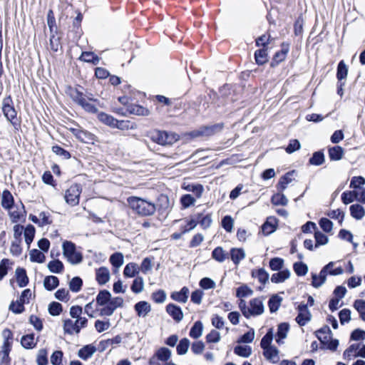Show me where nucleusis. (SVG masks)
Here are the masks:
<instances>
[{"instance_id": "obj_43", "label": "nucleus", "mask_w": 365, "mask_h": 365, "mask_svg": "<svg viewBox=\"0 0 365 365\" xmlns=\"http://www.w3.org/2000/svg\"><path fill=\"white\" fill-rule=\"evenodd\" d=\"M358 192L356 190L344 192L341 195V200L344 204L348 205L355 200H357Z\"/></svg>"}, {"instance_id": "obj_31", "label": "nucleus", "mask_w": 365, "mask_h": 365, "mask_svg": "<svg viewBox=\"0 0 365 365\" xmlns=\"http://www.w3.org/2000/svg\"><path fill=\"white\" fill-rule=\"evenodd\" d=\"M230 257L235 264H238L245 257V251L240 248H232L230 250Z\"/></svg>"}, {"instance_id": "obj_34", "label": "nucleus", "mask_w": 365, "mask_h": 365, "mask_svg": "<svg viewBox=\"0 0 365 365\" xmlns=\"http://www.w3.org/2000/svg\"><path fill=\"white\" fill-rule=\"evenodd\" d=\"M278 354H279V351L274 346L267 348V349H264V352H263L264 357L267 359L272 361L273 363L278 361V360H279Z\"/></svg>"}, {"instance_id": "obj_19", "label": "nucleus", "mask_w": 365, "mask_h": 365, "mask_svg": "<svg viewBox=\"0 0 365 365\" xmlns=\"http://www.w3.org/2000/svg\"><path fill=\"white\" fill-rule=\"evenodd\" d=\"M2 336L4 339L3 349L4 355L8 356L11 349V341L13 339V334L9 329H5L2 332Z\"/></svg>"}, {"instance_id": "obj_13", "label": "nucleus", "mask_w": 365, "mask_h": 365, "mask_svg": "<svg viewBox=\"0 0 365 365\" xmlns=\"http://www.w3.org/2000/svg\"><path fill=\"white\" fill-rule=\"evenodd\" d=\"M289 51V44L283 43L282 44V49L279 51L276 52L274 54L272 61L271 62V66L274 67L283 61Z\"/></svg>"}, {"instance_id": "obj_38", "label": "nucleus", "mask_w": 365, "mask_h": 365, "mask_svg": "<svg viewBox=\"0 0 365 365\" xmlns=\"http://www.w3.org/2000/svg\"><path fill=\"white\" fill-rule=\"evenodd\" d=\"M110 297L111 294L108 290H101L96 297V303L100 306L108 304Z\"/></svg>"}, {"instance_id": "obj_27", "label": "nucleus", "mask_w": 365, "mask_h": 365, "mask_svg": "<svg viewBox=\"0 0 365 365\" xmlns=\"http://www.w3.org/2000/svg\"><path fill=\"white\" fill-rule=\"evenodd\" d=\"M287 197L282 193V192H279L277 193L274 194L271 197V202L274 205H281L286 206L288 204Z\"/></svg>"}, {"instance_id": "obj_14", "label": "nucleus", "mask_w": 365, "mask_h": 365, "mask_svg": "<svg viewBox=\"0 0 365 365\" xmlns=\"http://www.w3.org/2000/svg\"><path fill=\"white\" fill-rule=\"evenodd\" d=\"M182 188L187 192H192L197 198H200L204 192V187L201 184L185 183L182 185Z\"/></svg>"}, {"instance_id": "obj_59", "label": "nucleus", "mask_w": 365, "mask_h": 365, "mask_svg": "<svg viewBox=\"0 0 365 365\" xmlns=\"http://www.w3.org/2000/svg\"><path fill=\"white\" fill-rule=\"evenodd\" d=\"M354 307L359 312L361 319L365 322V301L362 299L355 300Z\"/></svg>"}, {"instance_id": "obj_57", "label": "nucleus", "mask_w": 365, "mask_h": 365, "mask_svg": "<svg viewBox=\"0 0 365 365\" xmlns=\"http://www.w3.org/2000/svg\"><path fill=\"white\" fill-rule=\"evenodd\" d=\"M272 339H273L272 330L269 329L267 332V334L262 337V339L261 340V342H260L261 347L263 349H265L269 347H272V346H271V343L272 341Z\"/></svg>"}, {"instance_id": "obj_26", "label": "nucleus", "mask_w": 365, "mask_h": 365, "mask_svg": "<svg viewBox=\"0 0 365 365\" xmlns=\"http://www.w3.org/2000/svg\"><path fill=\"white\" fill-rule=\"evenodd\" d=\"M350 213L352 217L356 220H361L365 215L364 208L359 204H354L349 207Z\"/></svg>"}, {"instance_id": "obj_54", "label": "nucleus", "mask_w": 365, "mask_h": 365, "mask_svg": "<svg viewBox=\"0 0 365 365\" xmlns=\"http://www.w3.org/2000/svg\"><path fill=\"white\" fill-rule=\"evenodd\" d=\"M293 269L297 276H304L308 272L307 265L302 262H295Z\"/></svg>"}, {"instance_id": "obj_35", "label": "nucleus", "mask_w": 365, "mask_h": 365, "mask_svg": "<svg viewBox=\"0 0 365 365\" xmlns=\"http://www.w3.org/2000/svg\"><path fill=\"white\" fill-rule=\"evenodd\" d=\"M288 330H289V324L287 323H281L278 326L277 333V338L276 339V341L279 344L283 343L282 339L286 338Z\"/></svg>"}, {"instance_id": "obj_30", "label": "nucleus", "mask_w": 365, "mask_h": 365, "mask_svg": "<svg viewBox=\"0 0 365 365\" xmlns=\"http://www.w3.org/2000/svg\"><path fill=\"white\" fill-rule=\"evenodd\" d=\"M59 284V280L56 276H47L43 280V286L46 289L51 291L56 288Z\"/></svg>"}, {"instance_id": "obj_36", "label": "nucleus", "mask_w": 365, "mask_h": 365, "mask_svg": "<svg viewBox=\"0 0 365 365\" xmlns=\"http://www.w3.org/2000/svg\"><path fill=\"white\" fill-rule=\"evenodd\" d=\"M344 150L340 146H334L329 149V157L331 160H339L342 158Z\"/></svg>"}, {"instance_id": "obj_20", "label": "nucleus", "mask_w": 365, "mask_h": 365, "mask_svg": "<svg viewBox=\"0 0 365 365\" xmlns=\"http://www.w3.org/2000/svg\"><path fill=\"white\" fill-rule=\"evenodd\" d=\"M294 171L288 172L280 178L277 185H276L277 191L283 192L287 187L288 185L292 182V175Z\"/></svg>"}, {"instance_id": "obj_40", "label": "nucleus", "mask_w": 365, "mask_h": 365, "mask_svg": "<svg viewBox=\"0 0 365 365\" xmlns=\"http://www.w3.org/2000/svg\"><path fill=\"white\" fill-rule=\"evenodd\" d=\"M309 163L313 165H321L324 163V155L322 151L314 152L309 158Z\"/></svg>"}, {"instance_id": "obj_1", "label": "nucleus", "mask_w": 365, "mask_h": 365, "mask_svg": "<svg viewBox=\"0 0 365 365\" xmlns=\"http://www.w3.org/2000/svg\"><path fill=\"white\" fill-rule=\"evenodd\" d=\"M129 207L141 216L153 215L156 210V205L138 197H129L127 199Z\"/></svg>"}, {"instance_id": "obj_55", "label": "nucleus", "mask_w": 365, "mask_h": 365, "mask_svg": "<svg viewBox=\"0 0 365 365\" xmlns=\"http://www.w3.org/2000/svg\"><path fill=\"white\" fill-rule=\"evenodd\" d=\"M315 247H319L321 245H327L329 242L328 237L320 231H315Z\"/></svg>"}, {"instance_id": "obj_7", "label": "nucleus", "mask_w": 365, "mask_h": 365, "mask_svg": "<svg viewBox=\"0 0 365 365\" xmlns=\"http://www.w3.org/2000/svg\"><path fill=\"white\" fill-rule=\"evenodd\" d=\"M334 262H330L322 269L319 275H317L316 274H312V284L314 287L319 288L326 282L328 269L330 267H334Z\"/></svg>"}, {"instance_id": "obj_9", "label": "nucleus", "mask_w": 365, "mask_h": 365, "mask_svg": "<svg viewBox=\"0 0 365 365\" xmlns=\"http://www.w3.org/2000/svg\"><path fill=\"white\" fill-rule=\"evenodd\" d=\"M249 310L250 317L261 315L264 312V304L262 299L260 298H255L250 301Z\"/></svg>"}, {"instance_id": "obj_58", "label": "nucleus", "mask_w": 365, "mask_h": 365, "mask_svg": "<svg viewBox=\"0 0 365 365\" xmlns=\"http://www.w3.org/2000/svg\"><path fill=\"white\" fill-rule=\"evenodd\" d=\"M83 285V281L79 277H73L69 282V289L73 292H78Z\"/></svg>"}, {"instance_id": "obj_47", "label": "nucleus", "mask_w": 365, "mask_h": 365, "mask_svg": "<svg viewBox=\"0 0 365 365\" xmlns=\"http://www.w3.org/2000/svg\"><path fill=\"white\" fill-rule=\"evenodd\" d=\"M21 345L25 349H33L36 346V342L34 341V334H26L22 336L21 340Z\"/></svg>"}, {"instance_id": "obj_3", "label": "nucleus", "mask_w": 365, "mask_h": 365, "mask_svg": "<svg viewBox=\"0 0 365 365\" xmlns=\"http://www.w3.org/2000/svg\"><path fill=\"white\" fill-rule=\"evenodd\" d=\"M147 136L153 142L161 145H172L178 140L175 133H169L159 130L149 131Z\"/></svg>"}, {"instance_id": "obj_52", "label": "nucleus", "mask_w": 365, "mask_h": 365, "mask_svg": "<svg viewBox=\"0 0 365 365\" xmlns=\"http://www.w3.org/2000/svg\"><path fill=\"white\" fill-rule=\"evenodd\" d=\"M144 288V281L143 277H137L133 280V284L130 287V289L135 294H138L143 290Z\"/></svg>"}, {"instance_id": "obj_11", "label": "nucleus", "mask_w": 365, "mask_h": 365, "mask_svg": "<svg viewBox=\"0 0 365 365\" xmlns=\"http://www.w3.org/2000/svg\"><path fill=\"white\" fill-rule=\"evenodd\" d=\"M316 336L320 341L321 344H327L331 339L332 333L329 326L325 325L315 332Z\"/></svg>"}, {"instance_id": "obj_46", "label": "nucleus", "mask_w": 365, "mask_h": 365, "mask_svg": "<svg viewBox=\"0 0 365 365\" xmlns=\"http://www.w3.org/2000/svg\"><path fill=\"white\" fill-rule=\"evenodd\" d=\"M190 340L187 338L182 339L176 347V351L178 355H184L185 354L190 346Z\"/></svg>"}, {"instance_id": "obj_15", "label": "nucleus", "mask_w": 365, "mask_h": 365, "mask_svg": "<svg viewBox=\"0 0 365 365\" xmlns=\"http://www.w3.org/2000/svg\"><path fill=\"white\" fill-rule=\"evenodd\" d=\"M96 279L101 285L106 284L110 279L109 269L106 267H101L96 269Z\"/></svg>"}, {"instance_id": "obj_64", "label": "nucleus", "mask_w": 365, "mask_h": 365, "mask_svg": "<svg viewBox=\"0 0 365 365\" xmlns=\"http://www.w3.org/2000/svg\"><path fill=\"white\" fill-rule=\"evenodd\" d=\"M320 227L325 232H330L332 230L333 228V223L332 222L325 217L322 218L319 222Z\"/></svg>"}, {"instance_id": "obj_60", "label": "nucleus", "mask_w": 365, "mask_h": 365, "mask_svg": "<svg viewBox=\"0 0 365 365\" xmlns=\"http://www.w3.org/2000/svg\"><path fill=\"white\" fill-rule=\"evenodd\" d=\"M195 202V199L190 194H185L180 197V203L182 208L186 209L193 205Z\"/></svg>"}, {"instance_id": "obj_28", "label": "nucleus", "mask_w": 365, "mask_h": 365, "mask_svg": "<svg viewBox=\"0 0 365 365\" xmlns=\"http://www.w3.org/2000/svg\"><path fill=\"white\" fill-rule=\"evenodd\" d=\"M69 95L71 99L78 106H81L86 99L84 93L77 88H71Z\"/></svg>"}, {"instance_id": "obj_51", "label": "nucleus", "mask_w": 365, "mask_h": 365, "mask_svg": "<svg viewBox=\"0 0 365 365\" xmlns=\"http://www.w3.org/2000/svg\"><path fill=\"white\" fill-rule=\"evenodd\" d=\"M348 68L344 61H341L337 66L336 78L341 81L347 76Z\"/></svg>"}, {"instance_id": "obj_53", "label": "nucleus", "mask_w": 365, "mask_h": 365, "mask_svg": "<svg viewBox=\"0 0 365 365\" xmlns=\"http://www.w3.org/2000/svg\"><path fill=\"white\" fill-rule=\"evenodd\" d=\"M29 255L31 262L43 263L45 260V255L37 249L31 250L30 251Z\"/></svg>"}, {"instance_id": "obj_17", "label": "nucleus", "mask_w": 365, "mask_h": 365, "mask_svg": "<svg viewBox=\"0 0 365 365\" xmlns=\"http://www.w3.org/2000/svg\"><path fill=\"white\" fill-rule=\"evenodd\" d=\"M96 351V348L93 344H88L78 350V356L83 360H87L91 358Z\"/></svg>"}, {"instance_id": "obj_42", "label": "nucleus", "mask_w": 365, "mask_h": 365, "mask_svg": "<svg viewBox=\"0 0 365 365\" xmlns=\"http://www.w3.org/2000/svg\"><path fill=\"white\" fill-rule=\"evenodd\" d=\"M48 269L53 273H61L63 270V264L58 259H54L48 262Z\"/></svg>"}, {"instance_id": "obj_41", "label": "nucleus", "mask_w": 365, "mask_h": 365, "mask_svg": "<svg viewBox=\"0 0 365 365\" xmlns=\"http://www.w3.org/2000/svg\"><path fill=\"white\" fill-rule=\"evenodd\" d=\"M234 352L240 356L249 357L252 354V349L247 345H237L235 347Z\"/></svg>"}, {"instance_id": "obj_16", "label": "nucleus", "mask_w": 365, "mask_h": 365, "mask_svg": "<svg viewBox=\"0 0 365 365\" xmlns=\"http://www.w3.org/2000/svg\"><path fill=\"white\" fill-rule=\"evenodd\" d=\"M135 310L139 317H145L151 311L150 304L145 301H140L134 306Z\"/></svg>"}, {"instance_id": "obj_45", "label": "nucleus", "mask_w": 365, "mask_h": 365, "mask_svg": "<svg viewBox=\"0 0 365 365\" xmlns=\"http://www.w3.org/2000/svg\"><path fill=\"white\" fill-rule=\"evenodd\" d=\"M255 58L258 65L264 64L268 61L267 49L257 50L255 53Z\"/></svg>"}, {"instance_id": "obj_61", "label": "nucleus", "mask_w": 365, "mask_h": 365, "mask_svg": "<svg viewBox=\"0 0 365 365\" xmlns=\"http://www.w3.org/2000/svg\"><path fill=\"white\" fill-rule=\"evenodd\" d=\"M253 294V291L248 287L247 285H242L237 289L236 296L238 298L246 297L251 296Z\"/></svg>"}, {"instance_id": "obj_32", "label": "nucleus", "mask_w": 365, "mask_h": 365, "mask_svg": "<svg viewBox=\"0 0 365 365\" xmlns=\"http://www.w3.org/2000/svg\"><path fill=\"white\" fill-rule=\"evenodd\" d=\"M212 257L218 262H223L228 258V254L222 247H217L212 252Z\"/></svg>"}, {"instance_id": "obj_56", "label": "nucleus", "mask_w": 365, "mask_h": 365, "mask_svg": "<svg viewBox=\"0 0 365 365\" xmlns=\"http://www.w3.org/2000/svg\"><path fill=\"white\" fill-rule=\"evenodd\" d=\"M48 309L51 316H58L63 311V307L59 302H53L49 304Z\"/></svg>"}, {"instance_id": "obj_12", "label": "nucleus", "mask_w": 365, "mask_h": 365, "mask_svg": "<svg viewBox=\"0 0 365 365\" xmlns=\"http://www.w3.org/2000/svg\"><path fill=\"white\" fill-rule=\"evenodd\" d=\"M166 312L177 322L183 319V313L181 308L174 304H168L166 306Z\"/></svg>"}, {"instance_id": "obj_18", "label": "nucleus", "mask_w": 365, "mask_h": 365, "mask_svg": "<svg viewBox=\"0 0 365 365\" xmlns=\"http://www.w3.org/2000/svg\"><path fill=\"white\" fill-rule=\"evenodd\" d=\"M277 219L274 217H269L262 226V231L264 235H268L274 232L276 230Z\"/></svg>"}, {"instance_id": "obj_44", "label": "nucleus", "mask_w": 365, "mask_h": 365, "mask_svg": "<svg viewBox=\"0 0 365 365\" xmlns=\"http://www.w3.org/2000/svg\"><path fill=\"white\" fill-rule=\"evenodd\" d=\"M25 242L27 244L28 247L30 246L31 243L33 242L35 235V227L29 225L26 227L24 232Z\"/></svg>"}, {"instance_id": "obj_22", "label": "nucleus", "mask_w": 365, "mask_h": 365, "mask_svg": "<svg viewBox=\"0 0 365 365\" xmlns=\"http://www.w3.org/2000/svg\"><path fill=\"white\" fill-rule=\"evenodd\" d=\"M15 273L18 285L20 287H26L29 283V278L26 269L21 267H17Z\"/></svg>"}, {"instance_id": "obj_2", "label": "nucleus", "mask_w": 365, "mask_h": 365, "mask_svg": "<svg viewBox=\"0 0 365 365\" xmlns=\"http://www.w3.org/2000/svg\"><path fill=\"white\" fill-rule=\"evenodd\" d=\"M2 112L14 128L18 130L21 127V120L17 118V112L13 106L12 99L10 97L3 100Z\"/></svg>"}, {"instance_id": "obj_37", "label": "nucleus", "mask_w": 365, "mask_h": 365, "mask_svg": "<svg viewBox=\"0 0 365 365\" xmlns=\"http://www.w3.org/2000/svg\"><path fill=\"white\" fill-rule=\"evenodd\" d=\"M282 298L277 294L272 296L268 301V306L270 312L273 313L278 310L280 307Z\"/></svg>"}, {"instance_id": "obj_39", "label": "nucleus", "mask_w": 365, "mask_h": 365, "mask_svg": "<svg viewBox=\"0 0 365 365\" xmlns=\"http://www.w3.org/2000/svg\"><path fill=\"white\" fill-rule=\"evenodd\" d=\"M97 117L102 123L110 126V128L113 127L114 123L115 122V118L113 116L104 112H100L98 113Z\"/></svg>"}, {"instance_id": "obj_48", "label": "nucleus", "mask_w": 365, "mask_h": 365, "mask_svg": "<svg viewBox=\"0 0 365 365\" xmlns=\"http://www.w3.org/2000/svg\"><path fill=\"white\" fill-rule=\"evenodd\" d=\"M155 356L160 361H167L171 356V351L166 347H161L155 352Z\"/></svg>"}, {"instance_id": "obj_62", "label": "nucleus", "mask_w": 365, "mask_h": 365, "mask_svg": "<svg viewBox=\"0 0 365 365\" xmlns=\"http://www.w3.org/2000/svg\"><path fill=\"white\" fill-rule=\"evenodd\" d=\"M284 264V260L279 257H274L269 261V267L274 271L280 270Z\"/></svg>"}, {"instance_id": "obj_5", "label": "nucleus", "mask_w": 365, "mask_h": 365, "mask_svg": "<svg viewBox=\"0 0 365 365\" xmlns=\"http://www.w3.org/2000/svg\"><path fill=\"white\" fill-rule=\"evenodd\" d=\"M62 247L63 254L71 264H76L81 262L83 259L82 255L76 251L74 243L70 241H65Z\"/></svg>"}, {"instance_id": "obj_24", "label": "nucleus", "mask_w": 365, "mask_h": 365, "mask_svg": "<svg viewBox=\"0 0 365 365\" xmlns=\"http://www.w3.org/2000/svg\"><path fill=\"white\" fill-rule=\"evenodd\" d=\"M195 216L196 217L197 223H199L204 230L210 227L212 222L211 214L203 215L202 213H197Z\"/></svg>"}, {"instance_id": "obj_4", "label": "nucleus", "mask_w": 365, "mask_h": 365, "mask_svg": "<svg viewBox=\"0 0 365 365\" xmlns=\"http://www.w3.org/2000/svg\"><path fill=\"white\" fill-rule=\"evenodd\" d=\"M224 127V124L216 123L210 125L201 126L199 128L190 131L187 135L192 138L210 137L220 133Z\"/></svg>"}, {"instance_id": "obj_25", "label": "nucleus", "mask_w": 365, "mask_h": 365, "mask_svg": "<svg viewBox=\"0 0 365 365\" xmlns=\"http://www.w3.org/2000/svg\"><path fill=\"white\" fill-rule=\"evenodd\" d=\"M290 277V272L289 269H286L282 271H279L277 273H274L271 277V281L273 283H281L284 282Z\"/></svg>"}, {"instance_id": "obj_49", "label": "nucleus", "mask_w": 365, "mask_h": 365, "mask_svg": "<svg viewBox=\"0 0 365 365\" xmlns=\"http://www.w3.org/2000/svg\"><path fill=\"white\" fill-rule=\"evenodd\" d=\"M109 260L114 267L118 269L123 264V255L120 252H115L110 257Z\"/></svg>"}, {"instance_id": "obj_63", "label": "nucleus", "mask_w": 365, "mask_h": 365, "mask_svg": "<svg viewBox=\"0 0 365 365\" xmlns=\"http://www.w3.org/2000/svg\"><path fill=\"white\" fill-rule=\"evenodd\" d=\"M339 318L341 324L344 325L351 320V311L349 309H343L339 313Z\"/></svg>"}, {"instance_id": "obj_6", "label": "nucleus", "mask_w": 365, "mask_h": 365, "mask_svg": "<svg viewBox=\"0 0 365 365\" xmlns=\"http://www.w3.org/2000/svg\"><path fill=\"white\" fill-rule=\"evenodd\" d=\"M82 188L78 184H73L66 190L64 195L65 200L71 206L77 205L79 203V197Z\"/></svg>"}, {"instance_id": "obj_50", "label": "nucleus", "mask_w": 365, "mask_h": 365, "mask_svg": "<svg viewBox=\"0 0 365 365\" xmlns=\"http://www.w3.org/2000/svg\"><path fill=\"white\" fill-rule=\"evenodd\" d=\"M252 275L253 277L257 278L262 284H266L269 279V274L263 268L252 271Z\"/></svg>"}, {"instance_id": "obj_10", "label": "nucleus", "mask_w": 365, "mask_h": 365, "mask_svg": "<svg viewBox=\"0 0 365 365\" xmlns=\"http://www.w3.org/2000/svg\"><path fill=\"white\" fill-rule=\"evenodd\" d=\"M63 331L65 334H68L70 335L73 334L74 333L78 334L79 331V324L78 319H76V321L73 322L70 319H67L63 320Z\"/></svg>"}, {"instance_id": "obj_21", "label": "nucleus", "mask_w": 365, "mask_h": 365, "mask_svg": "<svg viewBox=\"0 0 365 365\" xmlns=\"http://www.w3.org/2000/svg\"><path fill=\"white\" fill-rule=\"evenodd\" d=\"M140 272L139 266L134 262L127 264L123 270V275L125 277L132 278L135 277Z\"/></svg>"}, {"instance_id": "obj_33", "label": "nucleus", "mask_w": 365, "mask_h": 365, "mask_svg": "<svg viewBox=\"0 0 365 365\" xmlns=\"http://www.w3.org/2000/svg\"><path fill=\"white\" fill-rule=\"evenodd\" d=\"M203 325L200 321H197L191 327L189 335L192 339H198L202 334Z\"/></svg>"}, {"instance_id": "obj_29", "label": "nucleus", "mask_w": 365, "mask_h": 365, "mask_svg": "<svg viewBox=\"0 0 365 365\" xmlns=\"http://www.w3.org/2000/svg\"><path fill=\"white\" fill-rule=\"evenodd\" d=\"M14 204V197L9 190H4L2 193L1 206L6 210H10Z\"/></svg>"}, {"instance_id": "obj_8", "label": "nucleus", "mask_w": 365, "mask_h": 365, "mask_svg": "<svg viewBox=\"0 0 365 365\" xmlns=\"http://www.w3.org/2000/svg\"><path fill=\"white\" fill-rule=\"evenodd\" d=\"M297 309L299 314L296 317V321L299 326H304L311 320L312 314L308 309L307 304L301 303Z\"/></svg>"}, {"instance_id": "obj_23", "label": "nucleus", "mask_w": 365, "mask_h": 365, "mask_svg": "<svg viewBox=\"0 0 365 365\" xmlns=\"http://www.w3.org/2000/svg\"><path fill=\"white\" fill-rule=\"evenodd\" d=\"M189 289L183 287L180 292H175L171 294V298L178 302L185 303L188 299Z\"/></svg>"}]
</instances>
